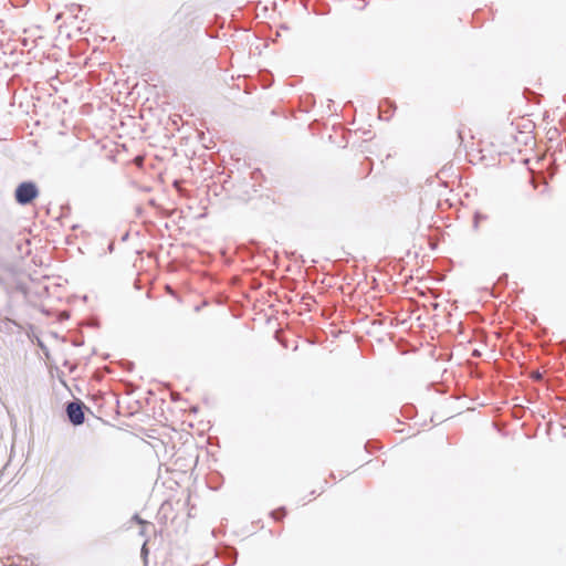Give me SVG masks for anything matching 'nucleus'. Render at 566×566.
Segmentation results:
<instances>
[{"instance_id":"1","label":"nucleus","mask_w":566,"mask_h":566,"mask_svg":"<svg viewBox=\"0 0 566 566\" xmlns=\"http://www.w3.org/2000/svg\"><path fill=\"white\" fill-rule=\"evenodd\" d=\"M39 196V190L34 182L25 181L20 184L14 192L17 202L28 205Z\"/></svg>"},{"instance_id":"2","label":"nucleus","mask_w":566,"mask_h":566,"mask_svg":"<svg viewBox=\"0 0 566 566\" xmlns=\"http://www.w3.org/2000/svg\"><path fill=\"white\" fill-rule=\"evenodd\" d=\"M67 417L70 421L75 424H82L84 422L83 405L80 402H70L66 408Z\"/></svg>"},{"instance_id":"3","label":"nucleus","mask_w":566,"mask_h":566,"mask_svg":"<svg viewBox=\"0 0 566 566\" xmlns=\"http://www.w3.org/2000/svg\"><path fill=\"white\" fill-rule=\"evenodd\" d=\"M286 515V511L284 509H279L272 512L273 518L280 521Z\"/></svg>"}]
</instances>
